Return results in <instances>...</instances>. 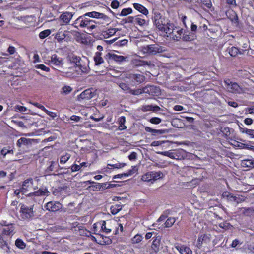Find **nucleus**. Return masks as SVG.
Returning a JSON list of instances; mask_svg holds the SVG:
<instances>
[{"label":"nucleus","instance_id":"15","mask_svg":"<svg viewBox=\"0 0 254 254\" xmlns=\"http://www.w3.org/2000/svg\"><path fill=\"white\" fill-rule=\"evenodd\" d=\"M143 91H144V93L154 95L158 92V89L154 86H148L143 88Z\"/></svg>","mask_w":254,"mask_h":254},{"label":"nucleus","instance_id":"30","mask_svg":"<svg viewBox=\"0 0 254 254\" xmlns=\"http://www.w3.org/2000/svg\"><path fill=\"white\" fill-rule=\"evenodd\" d=\"M207 238L208 237L206 235L199 236L197 241L196 246L197 248L200 249L201 248L203 242H205Z\"/></svg>","mask_w":254,"mask_h":254},{"label":"nucleus","instance_id":"42","mask_svg":"<svg viewBox=\"0 0 254 254\" xmlns=\"http://www.w3.org/2000/svg\"><path fill=\"white\" fill-rule=\"evenodd\" d=\"M132 12V10L130 8H124L122 10L120 15L122 16H125L131 13Z\"/></svg>","mask_w":254,"mask_h":254},{"label":"nucleus","instance_id":"27","mask_svg":"<svg viewBox=\"0 0 254 254\" xmlns=\"http://www.w3.org/2000/svg\"><path fill=\"white\" fill-rule=\"evenodd\" d=\"M242 165L243 167L253 168H254V160L245 159L242 161Z\"/></svg>","mask_w":254,"mask_h":254},{"label":"nucleus","instance_id":"6","mask_svg":"<svg viewBox=\"0 0 254 254\" xmlns=\"http://www.w3.org/2000/svg\"><path fill=\"white\" fill-rule=\"evenodd\" d=\"M85 15H88V17L91 18L101 19L106 22H108L110 21V18L108 16L102 13L96 11L87 12L85 13Z\"/></svg>","mask_w":254,"mask_h":254},{"label":"nucleus","instance_id":"4","mask_svg":"<svg viewBox=\"0 0 254 254\" xmlns=\"http://www.w3.org/2000/svg\"><path fill=\"white\" fill-rule=\"evenodd\" d=\"M159 173L157 172H149L142 176L141 179L143 181L151 182V184L159 179Z\"/></svg>","mask_w":254,"mask_h":254},{"label":"nucleus","instance_id":"57","mask_svg":"<svg viewBox=\"0 0 254 254\" xmlns=\"http://www.w3.org/2000/svg\"><path fill=\"white\" fill-rule=\"evenodd\" d=\"M76 67H78L81 70L82 73H86L88 72V69L86 66H82L80 63V65H76Z\"/></svg>","mask_w":254,"mask_h":254},{"label":"nucleus","instance_id":"28","mask_svg":"<svg viewBox=\"0 0 254 254\" xmlns=\"http://www.w3.org/2000/svg\"><path fill=\"white\" fill-rule=\"evenodd\" d=\"M176 219L174 217H169L167 219L163 225L162 228H169L171 227L175 223Z\"/></svg>","mask_w":254,"mask_h":254},{"label":"nucleus","instance_id":"13","mask_svg":"<svg viewBox=\"0 0 254 254\" xmlns=\"http://www.w3.org/2000/svg\"><path fill=\"white\" fill-rule=\"evenodd\" d=\"M176 249L179 251L181 254H192L190 249L185 245L175 246Z\"/></svg>","mask_w":254,"mask_h":254},{"label":"nucleus","instance_id":"47","mask_svg":"<svg viewBox=\"0 0 254 254\" xmlns=\"http://www.w3.org/2000/svg\"><path fill=\"white\" fill-rule=\"evenodd\" d=\"M126 165L125 163H118L114 164H108V166H111L114 168L119 169L124 167Z\"/></svg>","mask_w":254,"mask_h":254},{"label":"nucleus","instance_id":"22","mask_svg":"<svg viewBox=\"0 0 254 254\" xmlns=\"http://www.w3.org/2000/svg\"><path fill=\"white\" fill-rule=\"evenodd\" d=\"M119 31L118 28H111L102 33V35L104 38H108L109 37L115 34L117 31Z\"/></svg>","mask_w":254,"mask_h":254},{"label":"nucleus","instance_id":"64","mask_svg":"<svg viewBox=\"0 0 254 254\" xmlns=\"http://www.w3.org/2000/svg\"><path fill=\"white\" fill-rule=\"evenodd\" d=\"M248 249L253 252V253H254V244L253 243H251V244H249L248 245Z\"/></svg>","mask_w":254,"mask_h":254},{"label":"nucleus","instance_id":"20","mask_svg":"<svg viewBox=\"0 0 254 254\" xmlns=\"http://www.w3.org/2000/svg\"><path fill=\"white\" fill-rule=\"evenodd\" d=\"M172 125V124L169 121H167L166 122H165L164 124H162L161 125V127L162 128L160 129V134L168 132L170 130Z\"/></svg>","mask_w":254,"mask_h":254},{"label":"nucleus","instance_id":"41","mask_svg":"<svg viewBox=\"0 0 254 254\" xmlns=\"http://www.w3.org/2000/svg\"><path fill=\"white\" fill-rule=\"evenodd\" d=\"M172 142L169 141H163L160 140V145L162 146L163 147H166L169 149L172 148V147H170Z\"/></svg>","mask_w":254,"mask_h":254},{"label":"nucleus","instance_id":"18","mask_svg":"<svg viewBox=\"0 0 254 254\" xmlns=\"http://www.w3.org/2000/svg\"><path fill=\"white\" fill-rule=\"evenodd\" d=\"M33 140H34L32 139H27L24 137H21L18 140L17 142V145L19 147H21L22 145H26L31 144Z\"/></svg>","mask_w":254,"mask_h":254},{"label":"nucleus","instance_id":"39","mask_svg":"<svg viewBox=\"0 0 254 254\" xmlns=\"http://www.w3.org/2000/svg\"><path fill=\"white\" fill-rule=\"evenodd\" d=\"M51 34V31L49 29L44 30L39 33V38L43 39L48 36Z\"/></svg>","mask_w":254,"mask_h":254},{"label":"nucleus","instance_id":"51","mask_svg":"<svg viewBox=\"0 0 254 254\" xmlns=\"http://www.w3.org/2000/svg\"><path fill=\"white\" fill-rule=\"evenodd\" d=\"M55 162L54 161L50 162V166L46 169L45 172L46 173L49 174L53 171Z\"/></svg>","mask_w":254,"mask_h":254},{"label":"nucleus","instance_id":"55","mask_svg":"<svg viewBox=\"0 0 254 254\" xmlns=\"http://www.w3.org/2000/svg\"><path fill=\"white\" fill-rule=\"evenodd\" d=\"M101 228L107 233H108L111 231V229L110 228H108L106 227V222L105 221L102 222Z\"/></svg>","mask_w":254,"mask_h":254},{"label":"nucleus","instance_id":"35","mask_svg":"<svg viewBox=\"0 0 254 254\" xmlns=\"http://www.w3.org/2000/svg\"><path fill=\"white\" fill-rule=\"evenodd\" d=\"M240 131L243 133H246L251 136L252 138H254V130L245 129L239 127Z\"/></svg>","mask_w":254,"mask_h":254},{"label":"nucleus","instance_id":"63","mask_svg":"<svg viewBox=\"0 0 254 254\" xmlns=\"http://www.w3.org/2000/svg\"><path fill=\"white\" fill-rule=\"evenodd\" d=\"M81 119L82 118L80 117L75 115H73L70 117L71 120L74 121L76 122H79Z\"/></svg>","mask_w":254,"mask_h":254},{"label":"nucleus","instance_id":"17","mask_svg":"<svg viewBox=\"0 0 254 254\" xmlns=\"http://www.w3.org/2000/svg\"><path fill=\"white\" fill-rule=\"evenodd\" d=\"M196 36L194 33L185 32L182 35V40L184 41H191L195 39Z\"/></svg>","mask_w":254,"mask_h":254},{"label":"nucleus","instance_id":"14","mask_svg":"<svg viewBox=\"0 0 254 254\" xmlns=\"http://www.w3.org/2000/svg\"><path fill=\"white\" fill-rule=\"evenodd\" d=\"M73 14L71 12H66L60 16V19L65 24L68 23L72 19Z\"/></svg>","mask_w":254,"mask_h":254},{"label":"nucleus","instance_id":"49","mask_svg":"<svg viewBox=\"0 0 254 254\" xmlns=\"http://www.w3.org/2000/svg\"><path fill=\"white\" fill-rule=\"evenodd\" d=\"M159 245V240H157L156 238L153 241L152 244V248L155 251H157L159 250L158 248Z\"/></svg>","mask_w":254,"mask_h":254},{"label":"nucleus","instance_id":"59","mask_svg":"<svg viewBox=\"0 0 254 254\" xmlns=\"http://www.w3.org/2000/svg\"><path fill=\"white\" fill-rule=\"evenodd\" d=\"M142 237L140 235H135L132 241L134 243H138L141 241Z\"/></svg>","mask_w":254,"mask_h":254},{"label":"nucleus","instance_id":"52","mask_svg":"<svg viewBox=\"0 0 254 254\" xmlns=\"http://www.w3.org/2000/svg\"><path fill=\"white\" fill-rule=\"evenodd\" d=\"M72 89L71 87L69 86H65L62 88V93L65 94H68L72 91Z\"/></svg>","mask_w":254,"mask_h":254},{"label":"nucleus","instance_id":"60","mask_svg":"<svg viewBox=\"0 0 254 254\" xmlns=\"http://www.w3.org/2000/svg\"><path fill=\"white\" fill-rule=\"evenodd\" d=\"M70 158L69 155H65L64 156H63L60 158V163H65Z\"/></svg>","mask_w":254,"mask_h":254},{"label":"nucleus","instance_id":"56","mask_svg":"<svg viewBox=\"0 0 254 254\" xmlns=\"http://www.w3.org/2000/svg\"><path fill=\"white\" fill-rule=\"evenodd\" d=\"M14 109L16 111H19L21 112H25L27 110V108L24 106L16 105Z\"/></svg>","mask_w":254,"mask_h":254},{"label":"nucleus","instance_id":"58","mask_svg":"<svg viewBox=\"0 0 254 254\" xmlns=\"http://www.w3.org/2000/svg\"><path fill=\"white\" fill-rule=\"evenodd\" d=\"M201 2L208 8H210L212 7V3L210 0H203L201 1Z\"/></svg>","mask_w":254,"mask_h":254},{"label":"nucleus","instance_id":"34","mask_svg":"<svg viewBox=\"0 0 254 254\" xmlns=\"http://www.w3.org/2000/svg\"><path fill=\"white\" fill-rule=\"evenodd\" d=\"M119 122L120 123V126H119V129L121 130H125L126 129L127 127L125 125V123L126 122V118L124 116H122L119 119Z\"/></svg>","mask_w":254,"mask_h":254},{"label":"nucleus","instance_id":"38","mask_svg":"<svg viewBox=\"0 0 254 254\" xmlns=\"http://www.w3.org/2000/svg\"><path fill=\"white\" fill-rule=\"evenodd\" d=\"M159 52V48L154 46L153 45H150L148 46L147 52L151 54H156Z\"/></svg>","mask_w":254,"mask_h":254},{"label":"nucleus","instance_id":"36","mask_svg":"<svg viewBox=\"0 0 254 254\" xmlns=\"http://www.w3.org/2000/svg\"><path fill=\"white\" fill-rule=\"evenodd\" d=\"M15 244L16 247L21 249H23L26 247V244L21 239H17Z\"/></svg>","mask_w":254,"mask_h":254},{"label":"nucleus","instance_id":"50","mask_svg":"<svg viewBox=\"0 0 254 254\" xmlns=\"http://www.w3.org/2000/svg\"><path fill=\"white\" fill-rule=\"evenodd\" d=\"M160 155L168 157L170 158H173V152L169 151H160Z\"/></svg>","mask_w":254,"mask_h":254},{"label":"nucleus","instance_id":"1","mask_svg":"<svg viewBox=\"0 0 254 254\" xmlns=\"http://www.w3.org/2000/svg\"><path fill=\"white\" fill-rule=\"evenodd\" d=\"M96 95V90L93 88L87 89L83 91L77 97V100L82 102L83 100H89Z\"/></svg>","mask_w":254,"mask_h":254},{"label":"nucleus","instance_id":"46","mask_svg":"<svg viewBox=\"0 0 254 254\" xmlns=\"http://www.w3.org/2000/svg\"><path fill=\"white\" fill-rule=\"evenodd\" d=\"M171 211L169 209H167L163 212L162 214L160 216V221L163 220L166 218L170 214Z\"/></svg>","mask_w":254,"mask_h":254},{"label":"nucleus","instance_id":"16","mask_svg":"<svg viewBox=\"0 0 254 254\" xmlns=\"http://www.w3.org/2000/svg\"><path fill=\"white\" fill-rule=\"evenodd\" d=\"M68 32V31H65L64 33H62L61 32H58L55 35V39L57 40V41L59 42H61L63 40L67 38V39H70V36L66 34L65 33Z\"/></svg>","mask_w":254,"mask_h":254},{"label":"nucleus","instance_id":"25","mask_svg":"<svg viewBox=\"0 0 254 254\" xmlns=\"http://www.w3.org/2000/svg\"><path fill=\"white\" fill-rule=\"evenodd\" d=\"M134 7L135 9L139 11L141 13H143L144 15H147L148 14V10L146 8H145L142 5L138 3H134L133 4Z\"/></svg>","mask_w":254,"mask_h":254},{"label":"nucleus","instance_id":"23","mask_svg":"<svg viewBox=\"0 0 254 254\" xmlns=\"http://www.w3.org/2000/svg\"><path fill=\"white\" fill-rule=\"evenodd\" d=\"M96 24V22L95 21L89 19L87 22V25L86 26V27L87 28V31L86 32L87 33L90 34V32L96 28L97 26Z\"/></svg>","mask_w":254,"mask_h":254},{"label":"nucleus","instance_id":"10","mask_svg":"<svg viewBox=\"0 0 254 254\" xmlns=\"http://www.w3.org/2000/svg\"><path fill=\"white\" fill-rule=\"evenodd\" d=\"M229 90L232 93L236 94H240L244 92L243 89L236 82H233L230 85Z\"/></svg>","mask_w":254,"mask_h":254},{"label":"nucleus","instance_id":"8","mask_svg":"<svg viewBox=\"0 0 254 254\" xmlns=\"http://www.w3.org/2000/svg\"><path fill=\"white\" fill-rule=\"evenodd\" d=\"M186 156V152L183 149L173 150V158L176 160L184 159Z\"/></svg>","mask_w":254,"mask_h":254},{"label":"nucleus","instance_id":"45","mask_svg":"<svg viewBox=\"0 0 254 254\" xmlns=\"http://www.w3.org/2000/svg\"><path fill=\"white\" fill-rule=\"evenodd\" d=\"M118 85L122 90L129 92L130 88L128 84L126 83H120Z\"/></svg>","mask_w":254,"mask_h":254},{"label":"nucleus","instance_id":"61","mask_svg":"<svg viewBox=\"0 0 254 254\" xmlns=\"http://www.w3.org/2000/svg\"><path fill=\"white\" fill-rule=\"evenodd\" d=\"M111 6L112 8L116 9L119 6V1L118 0H113L111 2Z\"/></svg>","mask_w":254,"mask_h":254},{"label":"nucleus","instance_id":"48","mask_svg":"<svg viewBox=\"0 0 254 254\" xmlns=\"http://www.w3.org/2000/svg\"><path fill=\"white\" fill-rule=\"evenodd\" d=\"M219 226L220 227L225 229L226 230L232 227V225H231L229 223H227L226 222L220 223Z\"/></svg>","mask_w":254,"mask_h":254},{"label":"nucleus","instance_id":"9","mask_svg":"<svg viewBox=\"0 0 254 254\" xmlns=\"http://www.w3.org/2000/svg\"><path fill=\"white\" fill-rule=\"evenodd\" d=\"M88 15H85V14L79 17L75 21V24H79V26L82 28L86 27L87 22L89 19L87 18Z\"/></svg>","mask_w":254,"mask_h":254},{"label":"nucleus","instance_id":"31","mask_svg":"<svg viewBox=\"0 0 254 254\" xmlns=\"http://www.w3.org/2000/svg\"><path fill=\"white\" fill-rule=\"evenodd\" d=\"M70 61L71 63L75 64V66L76 65H80L81 58L80 57L75 55H72V56L70 57Z\"/></svg>","mask_w":254,"mask_h":254},{"label":"nucleus","instance_id":"11","mask_svg":"<svg viewBox=\"0 0 254 254\" xmlns=\"http://www.w3.org/2000/svg\"><path fill=\"white\" fill-rule=\"evenodd\" d=\"M222 197L224 199H227L229 201L236 202L237 203H239V198L236 197V196H234L233 194L228 192H223L222 194Z\"/></svg>","mask_w":254,"mask_h":254},{"label":"nucleus","instance_id":"53","mask_svg":"<svg viewBox=\"0 0 254 254\" xmlns=\"http://www.w3.org/2000/svg\"><path fill=\"white\" fill-rule=\"evenodd\" d=\"M152 20L156 27L159 26V21H158V15L156 13H154V15L152 17Z\"/></svg>","mask_w":254,"mask_h":254},{"label":"nucleus","instance_id":"40","mask_svg":"<svg viewBox=\"0 0 254 254\" xmlns=\"http://www.w3.org/2000/svg\"><path fill=\"white\" fill-rule=\"evenodd\" d=\"M165 51V50L163 49V47L160 46V61H164V58L170 57L169 54H163V52Z\"/></svg>","mask_w":254,"mask_h":254},{"label":"nucleus","instance_id":"29","mask_svg":"<svg viewBox=\"0 0 254 254\" xmlns=\"http://www.w3.org/2000/svg\"><path fill=\"white\" fill-rule=\"evenodd\" d=\"M67 188V187L66 186L58 187L53 190V193L55 195H58L61 194L64 190H66Z\"/></svg>","mask_w":254,"mask_h":254},{"label":"nucleus","instance_id":"7","mask_svg":"<svg viewBox=\"0 0 254 254\" xmlns=\"http://www.w3.org/2000/svg\"><path fill=\"white\" fill-rule=\"evenodd\" d=\"M46 206L48 210L53 212L57 211L62 208V205L58 202H49L47 203Z\"/></svg>","mask_w":254,"mask_h":254},{"label":"nucleus","instance_id":"62","mask_svg":"<svg viewBox=\"0 0 254 254\" xmlns=\"http://www.w3.org/2000/svg\"><path fill=\"white\" fill-rule=\"evenodd\" d=\"M135 21L136 23L140 26L143 25L145 23V20L144 19L140 18H136L135 19Z\"/></svg>","mask_w":254,"mask_h":254},{"label":"nucleus","instance_id":"32","mask_svg":"<svg viewBox=\"0 0 254 254\" xmlns=\"http://www.w3.org/2000/svg\"><path fill=\"white\" fill-rule=\"evenodd\" d=\"M176 33V34L173 35L172 38L174 40L179 41L182 39V35L184 33L183 29L177 30Z\"/></svg>","mask_w":254,"mask_h":254},{"label":"nucleus","instance_id":"21","mask_svg":"<svg viewBox=\"0 0 254 254\" xmlns=\"http://www.w3.org/2000/svg\"><path fill=\"white\" fill-rule=\"evenodd\" d=\"M49 193V192L48 191L47 189H46V188L42 189H40L38 190L37 191H36L33 193H29L28 194V196H33V195H35V196L47 195V196H48Z\"/></svg>","mask_w":254,"mask_h":254},{"label":"nucleus","instance_id":"43","mask_svg":"<svg viewBox=\"0 0 254 254\" xmlns=\"http://www.w3.org/2000/svg\"><path fill=\"white\" fill-rule=\"evenodd\" d=\"M143 88L142 89H138L136 90H131L130 89L129 91V93L134 95H140L143 93H144V91H143Z\"/></svg>","mask_w":254,"mask_h":254},{"label":"nucleus","instance_id":"33","mask_svg":"<svg viewBox=\"0 0 254 254\" xmlns=\"http://www.w3.org/2000/svg\"><path fill=\"white\" fill-rule=\"evenodd\" d=\"M122 208V206L119 204H116L112 206L110 208L111 212L112 214L115 215L118 213Z\"/></svg>","mask_w":254,"mask_h":254},{"label":"nucleus","instance_id":"5","mask_svg":"<svg viewBox=\"0 0 254 254\" xmlns=\"http://www.w3.org/2000/svg\"><path fill=\"white\" fill-rule=\"evenodd\" d=\"M175 29L173 28L172 24L167 23L166 25L162 24L161 27H160V31L162 32L161 35L163 37H168V35L173 34V32Z\"/></svg>","mask_w":254,"mask_h":254},{"label":"nucleus","instance_id":"44","mask_svg":"<svg viewBox=\"0 0 254 254\" xmlns=\"http://www.w3.org/2000/svg\"><path fill=\"white\" fill-rule=\"evenodd\" d=\"M134 79L136 81V82L139 83H141L144 81L145 77L141 74H136L134 75Z\"/></svg>","mask_w":254,"mask_h":254},{"label":"nucleus","instance_id":"26","mask_svg":"<svg viewBox=\"0 0 254 254\" xmlns=\"http://www.w3.org/2000/svg\"><path fill=\"white\" fill-rule=\"evenodd\" d=\"M110 59L114 60L116 62H122L125 60V57L123 56H118L114 54L108 53Z\"/></svg>","mask_w":254,"mask_h":254},{"label":"nucleus","instance_id":"54","mask_svg":"<svg viewBox=\"0 0 254 254\" xmlns=\"http://www.w3.org/2000/svg\"><path fill=\"white\" fill-rule=\"evenodd\" d=\"M36 68L38 69H41L42 70L45 71L46 72H48L50 70L49 68L46 67L44 64H39L36 65Z\"/></svg>","mask_w":254,"mask_h":254},{"label":"nucleus","instance_id":"2","mask_svg":"<svg viewBox=\"0 0 254 254\" xmlns=\"http://www.w3.org/2000/svg\"><path fill=\"white\" fill-rule=\"evenodd\" d=\"M49 64L54 69L59 70L64 64V60L63 58L58 57L57 55L54 54L51 57Z\"/></svg>","mask_w":254,"mask_h":254},{"label":"nucleus","instance_id":"19","mask_svg":"<svg viewBox=\"0 0 254 254\" xmlns=\"http://www.w3.org/2000/svg\"><path fill=\"white\" fill-rule=\"evenodd\" d=\"M14 231V227L11 224L6 226L2 229V234L6 235H13Z\"/></svg>","mask_w":254,"mask_h":254},{"label":"nucleus","instance_id":"37","mask_svg":"<svg viewBox=\"0 0 254 254\" xmlns=\"http://www.w3.org/2000/svg\"><path fill=\"white\" fill-rule=\"evenodd\" d=\"M0 247L5 252L8 253L9 252V247L8 244L5 242L3 239L0 241Z\"/></svg>","mask_w":254,"mask_h":254},{"label":"nucleus","instance_id":"24","mask_svg":"<svg viewBox=\"0 0 254 254\" xmlns=\"http://www.w3.org/2000/svg\"><path fill=\"white\" fill-rule=\"evenodd\" d=\"M101 53L100 52H97L95 53V55L94 57L95 65H99L104 62L103 59L101 57Z\"/></svg>","mask_w":254,"mask_h":254},{"label":"nucleus","instance_id":"3","mask_svg":"<svg viewBox=\"0 0 254 254\" xmlns=\"http://www.w3.org/2000/svg\"><path fill=\"white\" fill-rule=\"evenodd\" d=\"M20 212L22 218L24 219H31L34 216L33 206L29 207L24 204H22Z\"/></svg>","mask_w":254,"mask_h":254},{"label":"nucleus","instance_id":"12","mask_svg":"<svg viewBox=\"0 0 254 254\" xmlns=\"http://www.w3.org/2000/svg\"><path fill=\"white\" fill-rule=\"evenodd\" d=\"M227 51L229 55L233 57H236L238 54L240 55L243 54V52L245 51V50H242V52H241L238 48L234 46L227 48Z\"/></svg>","mask_w":254,"mask_h":254}]
</instances>
